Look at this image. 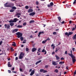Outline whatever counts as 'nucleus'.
Wrapping results in <instances>:
<instances>
[{
	"mask_svg": "<svg viewBox=\"0 0 76 76\" xmlns=\"http://www.w3.org/2000/svg\"><path fill=\"white\" fill-rule=\"evenodd\" d=\"M44 69H41L40 70V72H44Z\"/></svg>",
	"mask_w": 76,
	"mask_h": 76,
	"instance_id": "nucleus-33",
	"label": "nucleus"
},
{
	"mask_svg": "<svg viewBox=\"0 0 76 76\" xmlns=\"http://www.w3.org/2000/svg\"><path fill=\"white\" fill-rule=\"evenodd\" d=\"M57 50H60V48H57Z\"/></svg>",
	"mask_w": 76,
	"mask_h": 76,
	"instance_id": "nucleus-61",
	"label": "nucleus"
},
{
	"mask_svg": "<svg viewBox=\"0 0 76 76\" xmlns=\"http://www.w3.org/2000/svg\"><path fill=\"white\" fill-rule=\"evenodd\" d=\"M50 5L51 6H52L54 5V4L53 3V2H51L50 3Z\"/></svg>",
	"mask_w": 76,
	"mask_h": 76,
	"instance_id": "nucleus-28",
	"label": "nucleus"
},
{
	"mask_svg": "<svg viewBox=\"0 0 76 76\" xmlns=\"http://www.w3.org/2000/svg\"><path fill=\"white\" fill-rule=\"evenodd\" d=\"M5 26V28H7V29H10V26L9 24H5L4 25Z\"/></svg>",
	"mask_w": 76,
	"mask_h": 76,
	"instance_id": "nucleus-5",
	"label": "nucleus"
},
{
	"mask_svg": "<svg viewBox=\"0 0 76 76\" xmlns=\"http://www.w3.org/2000/svg\"><path fill=\"white\" fill-rule=\"evenodd\" d=\"M15 10H13V9H12L10 10V12H15Z\"/></svg>",
	"mask_w": 76,
	"mask_h": 76,
	"instance_id": "nucleus-20",
	"label": "nucleus"
},
{
	"mask_svg": "<svg viewBox=\"0 0 76 76\" xmlns=\"http://www.w3.org/2000/svg\"><path fill=\"white\" fill-rule=\"evenodd\" d=\"M71 58H72V62L73 63H75L76 62V60L75 59V56H71Z\"/></svg>",
	"mask_w": 76,
	"mask_h": 76,
	"instance_id": "nucleus-4",
	"label": "nucleus"
},
{
	"mask_svg": "<svg viewBox=\"0 0 76 76\" xmlns=\"http://www.w3.org/2000/svg\"><path fill=\"white\" fill-rule=\"evenodd\" d=\"M58 18L60 22L61 20V18L60 17H58Z\"/></svg>",
	"mask_w": 76,
	"mask_h": 76,
	"instance_id": "nucleus-35",
	"label": "nucleus"
},
{
	"mask_svg": "<svg viewBox=\"0 0 76 76\" xmlns=\"http://www.w3.org/2000/svg\"><path fill=\"white\" fill-rule=\"evenodd\" d=\"M51 47H53V49H54V48H55V46H54V44H52L51 45Z\"/></svg>",
	"mask_w": 76,
	"mask_h": 76,
	"instance_id": "nucleus-24",
	"label": "nucleus"
},
{
	"mask_svg": "<svg viewBox=\"0 0 76 76\" xmlns=\"http://www.w3.org/2000/svg\"><path fill=\"white\" fill-rule=\"evenodd\" d=\"M16 34L17 35V38H19L20 37H22V33L20 32H18L16 33Z\"/></svg>",
	"mask_w": 76,
	"mask_h": 76,
	"instance_id": "nucleus-2",
	"label": "nucleus"
},
{
	"mask_svg": "<svg viewBox=\"0 0 76 76\" xmlns=\"http://www.w3.org/2000/svg\"><path fill=\"white\" fill-rule=\"evenodd\" d=\"M46 42H47V40H45V41H43L42 42V44H45V43H46Z\"/></svg>",
	"mask_w": 76,
	"mask_h": 76,
	"instance_id": "nucleus-22",
	"label": "nucleus"
},
{
	"mask_svg": "<svg viewBox=\"0 0 76 76\" xmlns=\"http://www.w3.org/2000/svg\"><path fill=\"white\" fill-rule=\"evenodd\" d=\"M76 4V2L74 1L73 2V4Z\"/></svg>",
	"mask_w": 76,
	"mask_h": 76,
	"instance_id": "nucleus-60",
	"label": "nucleus"
},
{
	"mask_svg": "<svg viewBox=\"0 0 76 76\" xmlns=\"http://www.w3.org/2000/svg\"><path fill=\"white\" fill-rule=\"evenodd\" d=\"M52 64L54 66H56L57 64L56 63V62L55 61L52 62Z\"/></svg>",
	"mask_w": 76,
	"mask_h": 76,
	"instance_id": "nucleus-15",
	"label": "nucleus"
},
{
	"mask_svg": "<svg viewBox=\"0 0 76 76\" xmlns=\"http://www.w3.org/2000/svg\"><path fill=\"white\" fill-rule=\"evenodd\" d=\"M44 33L43 31H42V32H40L39 33L38 35H41V34H44Z\"/></svg>",
	"mask_w": 76,
	"mask_h": 76,
	"instance_id": "nucleus-29",
	"label": "nucleus"
},
{
	"mask_svg": "<svg viewBox=\"0 0 76 76\" xmlns=\"http://www.w3.org/2000/svg\"><path fill=\"white\" fill-rule=\"evenodd\" d=\"M50 38L48 37V39H46V41H50Z\"/></svg>",
	"mask_w": 76,
	"mask_h": 76,
	"instance_id": "nucleus-40",
	"label": "nucleus"
},
{
	"mask_svg": "<svg viewBox=\"0 0 76 76\" xmlns=\"http://www.w3.org/2000/svg\"><path fill=\"white\" fill-rule=\"evenodd\" d=\"M59 30V29H56L55 30L57 32V31H58V30Z\"/></svg>",
	"mask_w": 76,
	"mask_h": 76,
	"instance_id": "nucleus-56",
	"label": "nucleus"
},
{
	"mask_svg": "<svg viewBox=\"0 0 76 76\" xmlns=\"http://www.w3.org/2000/svg\"><path fill=\"white\" fill-rule=\"evenodd\" d=\"M33 12V10L31 9H29L28 11V13H31Z\"/></svg>",
	"mask_w": 76,
	"mask_h": 76,
	"instance_id": "nucleus-11",
	"label": "nucleus"
},
{
	"mask_svg": "<svg viewBox=\"0 0 76 76\" xmlns=\"http://www.w3.org/2000/svg\"><path fill=\"white\" fill-rule=\"evenodd\" d=\"M41 48H39L38 49V51L39 52V53H41Z\"/></svg>",
	"mask_w": 76,
	"mask_h": 76,
	"instance_id": "nucleus-36",
	"label": "nucleus"
},
{
	"mask_svg": "<svg viewBox=\"0 0 76 76\" xmlns=\"http://www.w3.org/2000/svg\"><path fill=\"white\" fill-rule=\"evenodd\" d=\"M54 72H55V73H58V69H56L54 71Z\"/></svg>",
	"mask_w": 76,
	"mask_h": 76,
	"instance_id": "nucleus-23",
	"label": "nucleus"
},
{
	"mask_svg": "<svg viewBox=\"0 0 76 76\" xmlns=\"http://www.w3.org/2000/svg\"><path fill=\"white\" fill-rule=\"evenodd\" d=\"M75 48H72V50H73V51H75Z\"/></svg>",
	"mask_w": 76,
	"mask_h": 76,
	"instance_id": "nucleus-51",
	"label": "nucleus"
},
{
	"mask_svg": "<svg viewBox=\"0 0 76 76\" xmlns=\"http://www.w3.org/2000/svg\"><path fill=\"white\" fill-rule=\"evenodd\" d=\"M10 25L11 26H13L14 25V23H10Z\"/></svg>",
	"mask_w": 76,
	"mask_h": 76,
	"instance_id": "nucleus-26",
	"label": "nucleus"
},
{
	"mask_svg": "<svg viewBox=\"0 0 76 76\" xmlns=\"http://www.w3.org/2000/svg\"><path fill=\"white\" fill-rule=\"evenodd\" d=\"M21 14L19 13H17L16 14V16H20Z\"/></svg>",
	"mask_w": 76,
	"mask_h": 76,
	"instance_id": "nucleus-25",
	"label": "nucleus"
},
{
	"mask_svg": "<svg viewBox=\"0 0 76 76\" xmlns=\"http://www.w3.org/2000/svg\"><path fill=\"white\" fill-rule=\"evenodd\" d=\"M2 43H3V41H1L0 42V45H1V44H2Z\"/></svg>",
	"mask_w": 76,
	"mask_h": 76,
	"instance_id": "nucleus-48",
	"label": "nucleus"
},
{
	"mask_svg": "<svg viewBox=\"0 0 76 76\" xmlns=\"http://www.w3.org/2000/svg\"><path fill=\"white\" fill-rule=\"evenodd\" d=\"M57 34V32H54L53 33V35H56Z\"/></svg>",
	"mask_w": 76,
	"mask_h": 76,
	"instance_id": "nucleus-45",
	"label": "nucleus"
},
{
	"mask_svg": "<svg viewBox=\"0 0 76 76\" xmlns=\"http://www.w3.org/2000/svg\"><path fill=\"white\" fill-rule=\"evenodd\" d=\"M9 23H12V22H14L13 20H11L9 21Z\"/></svg>",
	"mask_w": 76,
	"mask_h": 76,
	"instance_id": "nucleus-37",
	"label": "nucleus"
},
{
	"mask_svg": "<svg viewBox=\"0 0 76 76\" xmlns=\"http://www.w3.org/2000/svg\"><path fill=\"white\" fill-rule=\"evenodd\" d=\"M12 73H16V71H12Z\"/></svg>",
	"mask_w": 76,
	"mask_h": 76,
	"instance_id": "nucleus-58",
	"label": "nucleus"
},
{
	"mask_svg": "<svg viewBox=\"0 0 76 76\" xmlns=\"http://www.w3.org/2000/svg\"><path fill=\"white\" fill-rule=\"evenodd\" d=\"M34 73H35V70H33L30 74V76H32L34 74Z\"/></svg>",
	"mask_w": 76,
	"mask_h": 76,
	"instance_id": "nucleus-8",
	"label": "nucleus"
},
{
	"mask_svg": "<svg viewBox=\"0 0 76 76\" xmlns=\"http://www.w3.org/2000/svg\"><path fill=\"white\" fill-rule=\"evenodd\" d=\"M36 50H37V48H34L32 49V52H35Z\"/></svg>",
	"mask_w": 76,
	"mask_h": 76,
	"instance_id": "nucleus-12",
	"label": "nucleus"
},
{
	"mask_svg": "<svg viewBox=\"0 0 76 76\" xmlns=\"http://www.w3.org/2000/svg\"><path fill=\"white\" fill-rule=\"evenodd\" d=\"M23 26H26V23H24L23 24Z\"/></svg>",
	"mask_w": 76,
	"mask_h": 76,
	"instance_id": "nucleus-42",
	"label": "nucleus"
},
{
	"mask_svg": "<svg viewBox=\"0 0 76 76\" xmlns=\"http://www.w3.org/2000/svg\"><path fill=\"white\" fill-rule=\"evenodd\" d=\"M55 57L57 60H59V59L60 58V57H58L57 55H55Z\"/></svg>",
	"mask_w": 76,
	"mask_h": 76,
	"instance_id": "nucleus-13",
	"label": "nucleus"
},
{
	"mask_svg": "<svg viewBox=\"0 0 76 76\" xmlns=\"http://www.w3.org/2000/svg\"><path fill=\"white\" fill-rule=\"evenodd\" d=\"M48 65H45V68H46V69H47V68H48Z\"/></svg>",
	"mask_w": 76,
	"mask_h": 76,
	"instance_id": "nucleus-39",
	"label": "nucleus"
},
{
	"mask_svg": "<svg viewBox=\"0 0 76 76\" xmlns=\"http://www.w3.org/2000/svg\"><path fill=\"white\" fill-rule=\"evenodd\" d=\"M64 21H63L62 22H61V24H64Z\"/></svg>",
	"mask_w": 76,
	"mask_h": 76,
	"instance_id": "nucleus-52",
	"label": "nucleus"
},
{
	"mask_svg": "<svg viewBox=\"0 0 76 76\" xmlns=\"http://www.w3.org/2000/svg\"><path fill=\"white\" fill-rule=\"evenodd\" d=\"M42 53H44L45 52V53L44 54V55L46 54H47V51H46V50H45V49H43L42 50Z\"/></svg>",
	"mask_w": 76,
	"mask_h": 76,
	"instance_id": "nucleus-10",
	"label": "nucleus"
},
{
	"mask_svg": "<svg viewBox=\"0 0 76 76\" xmlns=\"http://www.w3.org/2000/svg\"><path fill=\"white\" fill-rule=\"evenodd\" d=\"M51 6L50 5V4L48 5V7H51Z\"/></svg>",
	"mask_w": 76,
	"mask_h": 76,
	"instance_id": "nucleus-59",
	"label": "nucleus"
},
{
	"mask_svg": "<svg viewBox=\"0 0 76 76\" xmlns=\"http://www.w3.org/2000/svg\"><path fill=\"white\" fill-rule=\"evenodd\" d=\"M15 60H18V57H16L15 58Z\"/></svg>",
	"mask_w": 76,
	"mask_h": 76,
	"instance_id": "nucleus-55",
	"label": "nucleus"
},
{
	"mask_svg": "<svg viewBox=\"0 0 76 76\" xmlns=\"http://www.w3.org/2000/svg\"><path fill=\"white\" fill-rule=\"evenodd\" d=\"M55 54V52H53L52 54Z\"/></svg>",
	"mask_w": 76,
	"mask_h": 76,
	"instance_id": "nucleus-64",
	"label": "nucleus"
},
{
	"mask_svg": "<svg viewBox=\"0 0 76 76\" xmlns=\"http://www.w3.org/2000/svg\"><path fill=\"white\" fill-rule=\"evenodd\" d=\"M18 29L16 28L12 30V33H15V32H18Z\"/></svg>",
	"mask_w": 76,
	"mask_h": 76,
	"instance_id": "nucleus-6",
	"label": "nucleus"
},
{
	"mask_svg": "<svg viewBox=\"0 0 76 76\" xmlns=\"http://www.w3.org/2000/svg\"><path fill=\"white\" fill-rule=\"evenodd\" d=\"M12 9H13V10H16V9H17V8H16V7L14 6L12 7Z\"/></svg>",
	"mask_w": 76,
	"mask_h": 76,
	"instance_id": "nucleus-21",
	"label": "nucleus"
},
{
	"mask_svg": "<svg viewBox=\"0 0 76 76\" xmlns=\"http://www.w3.org/2000/svg\"><path fill=\"white\" fill-rule=\"evenodd\" d=\"M21 37L20 38V40L21 41H23V37Z\"/></svg>",
	"mask_w": 76,
	"mask_h": 76,
	"instance_id": "nucleus-32",
	"label": "nucleus"
},
{
	"mask_svg": "<svg viewBox=\"0 0 76 76\" xmlns=\"http://www.w3.org/2000/svg\"><path fill=\"white\" fill-rule=\"evenodd\" d=\"M14 6L13 3H12L9 2H7L4 4V6L6 7H12Z\"/></svg>",
	"mask_w": 76,
	"mask_h": 76,
	"instance_id": "nucleus-1",
	"label": "nucleus"
},
{
	"mask_svg": "<svg viewBox=\"0 0 76 76\" xmlns=\"http://www.w3.org/2000/svg\"><path fill=\"white\" fill-rule=\"evenodd\" d=\"M72 22L71 20H70L69 21V23H72Z\"/></svg>",
	"mask_w": 76,
	"mask_h": 76,
	"instance_id": "nucleus-62",
	"label": "nucleus"
},
{
	"mask_svg": "<svg viewBox=\"0 0 76 76\" xmlns=\"http://www.w3.org/2000/svg\"><path fill=\"white\" fill-rule=\"evenodd\" d=\"M20 72H22V69L21 68H20Z\"/></svg>",
	"mask_w": 76,
	"mask_h": 76,
	"instance_id": "nucleus-57",
	"label": "nucleus"
},
{
	"mask_svg": "<svg viewBox=\"0 0 76 76\" xmlns=\"http://www.w3.org/2000/svg\"><path fill=\"white\" fill-rule=\"evenodd\" d=\"M73 39H75V40H76V34H75V35H74V36H73Z\"/></svg>",
	"mask_w": 76,
	"mask_h": 76,
	"instance_id": "nucleus-18",
	"label": "nucleus"
},
{
	"mask_svg": "<svg viewBox=\"0 0 76 76\" xmlns=\"http://www.w3.org/2000/svg\"><path fill=\"white\" fill-rule=\"evenodd\" d=\"M12 46H14V47H15L16 46V43L15 42H14V43L12 44Z\"/></svg>",
	"mask_w": 76,
	"mask_h": 76,
	"instance_id": "nucleus-30",
	"label": "nucleus"
},
{
	"mask_svg": "<svg viewBox=\"0 0 76 76\" xmlns=\"http://www.w3.org/2000/svg\"><path fill=\"white\" fill-rule=\"evenodd\" d=\"M73 34V32L72 31L69 32H66L65 33V35H67L68 37H69V35H71Z\"/></svg>",
	"mask_w": 76,
	"mask_h": 76,
	"instance_id": "nucleus-3",
	"label": "nucleus"
},
{
	"mask_svg": "<svg viewBox=\"0 0 76 76\" xmlns=\"http://www.w3.org/2000/svg\"><path fill=\"white\" fill-rule=\"evenodd\" d=\"M20 54L21 56L22 55V56H24V55H25V54L23 53V52H21Z\"/></svg>",
	"mask_w": 76,
	"mask_h": 76,
	"instance_id": "nucleus-38",
	"label": "nucleus"
},
{
	"mask_svg": "<svg viewBox=\"0 0 76 76\" xmlns=\"http://www.w3.org/2000/svg\"><path fill=\"white\" fill-rule=\"evenodd\" d=\"M75 29L76 28H75L74 27L72 29V31H75Z\"/></svg>",
	"mask_w": 76,
	"mask_h": 76,
	"instance_id": "nucleus-49",
	"label": "nucleus"
},
{
	"mask_svg": "<svg viewBox=\"0 0 76 76\" xmlns=\"http://www.w3.org/2000/svg\"><path fill=\"white\" fill-rule=\"evenodd\" d=\"M17 18H14V20H13V22H17Z\"/></svg>",
	"mask_w": 76,
	"mask_h": 76,
	"instance_id": "nucleus-19",
	"label": "nucleus"
},
{
	"mask_svg": "<svg viewBox=\"0 0 76 76\" xmlns=\"http://www.w3.org/2000/svg\"><path fill=\"white\" fill-rule=\"evenodd\" d=\"M10 50L11 51H14V49H13V48L12 47L11 48H10Z\"/></svg>",
	"mask_w": 76,
	"mask_h": 76,
	"instance_id": "nucleus-44",
	"label": "nucleus"
},
{
	"mask_svg": "<svg viewBox=\"0 0 76 76\" xmlns=\"http://www.w3.org/2000/svg\"><path fill=\"white\" fill-rule=\"evenodd\" d=\"M47 71L44 70L43 73H47Z\"/></svg>",
	"mask_w": 76,
	"mask_h": 76,
	"instance_id": "nucleus-46",
	"label": "nucleus"
},
{
	"mask_svg": "<svg viewBox=\"0 0 76 76\" xmlns=\"http://www.w3.org/2000/svg\"><path fill=\"white\" fill-rule=\"evenodd\" d=\"M17 56V53H15V56Z\"/></svg>",
	"mask_w": 76,
	"mask_h": 76,
	"instance_id": "nucleus-63",
	"label": "nucleus"
},
{
	"mask_svg": "<svg viewBox=\"0 0 76 76\" xmlns=\"http://www.w3.org/2000/svg\"><path fill=\"white\" fill-rule=\"evenodd\" d=\"M22 26H20V25H18L17 26V28H22Z\"/></svg>",
	"mask_w": 76,
	"mask_h": 76,
	"instance_id": "nucleus-31",
	"label": "nucleus"
},
{
	"mask_svg": "<svg viewBox=\"0 0 76 76\" xmlns=\"http://www.w3.org/2000/svg\"><path fill=\"white\" fill-rule=\"evenodd\" d=\"M8 66L9 67H12V65L10 64V62L9 61L8 62Z\"/></svg>",
	"mask_w": 76,
	"mask_h": 76,
	"instance_id": "nucleus-16",
	"label": "nucleus"
},
{
	"mask_svg": "<svg viewBox=\"0 0 76 76\" xmlns=\"http://www.w3.org/2000/svg\"><path fill=\"white\" fill-rule=\"evenodd\" d=\"M64 62H60L59 63V64H64Z\"/></svg>",
	"mask_w": 76,
	"mask_h": 76,
	"instance_id": "nucleus-43",
	"label": "nucleus"
},
{
	"mask_svg": "<svg viewBox=\"0 0 76 76\" xmlns=\"http://www.w3.org/2000/svg\"><path fill=\"white\" fill-rule=\"evenodd\" d=\"M8 71L9 73H11V71H10V70H8Z\"/></svg>",
	"mask_w": 76,
	"mask_h": 76,
	"instance_id": "nucleus-54",
	"label": "nucleus"
},
{
	"mask_svg": "<svg viewBox=\"0 0 76 76\" xmlns=\"http://www.w3.org/2000/svg\"><path fill=\"white\" fill-rule=\"evenodd\" d=\"M26 51L27 52V51H29V49L28 48H26Z\"/></svg>",
	"mask_w": 76,
	"mask_h": 76,
	"instance_id": "nucleus-41",
	"label": "nucleus"
},
{
	"mask_svg": "<svg viewBox=\"0 0 76 76\" xmlns=\"http://www.w3.org/2000/svg\"><path fill=\"white\" fill-rule=\"evenodd\" d=\"M61 60H64V58L63 57H62L61 58Z\"/></svg>",
	"mask_w": 76,
	"mask_h": 76,
	"instance_id": "nucleus-50",
	"label": "nucleus"
},
{
	"mask_svg": "<svg viewBox=\"0 0 76 76\" xmlns=\"http://www.w3.org/2000/svg\"><path fill=\"white\" fill-rule=\"evenodd\" d=\"M25 8L26 9H29V7L28 6H26L25 7Z\"/></svg>",
	"mask_w": 76,
	"mask_h": 76,
	"instance_id": "nucleus-34",
	"label": "nucleus"
},
{
	"mask_svg": "<svg viewBox=\"0 0 76 76\" xmlns=\"http://www.w3.org/2000/svg\"><path fill=\"white\" fill-rule=\"evenodd\" d=\"M35 21L34 20H31L29 22V23L31 24L32 23H34Z\"/></svg>",
	"mask_w": 76,
	"mask_h": 76,
	"instance_id": "nucleus-17",
	"label": "nucleus"
},
{
	"mask_svg": "<svg viewBox=\"0 0 76 76\" xmlns=\"http://www.w3.org/2000/svg\"><path fill=\"white\" fill-rule=\"evenodd\" d=\"M19 57V58L20 59H22V58H23V56H22V55H21L20 54Z\"/></svg>",
	"mask_w": 76,
	"mask_h": 76,
	"instance_id": "nucleus-27",
	"label": "nucleus"
},
{
	"mask_svg": "<svg viewBox=\"0 0 76 76\" xmlns=\"http://www.w3.org/2000/svg\"><path fill=\"white\" fill-rule=\"evenodd\" d=\"M70 52L71 53H68L69 56L70 57L74 56V55L72 54V50H71Z\"/></svg>",
	"mask_w": 76,
	"mask_h": 76,
	"instance_id": "nucleus-9",
	"label": "nucleus"
},
{
	"mask_svg": "<svg viewBox=\"0 0 76 76\" xmlns=\"http://www.w3.org/2000/svg\"><path fill=\"white\" fill-rule=\"evenodd\" d=\"M36 4H37V5H38L39 4V2L38 1H36Z\"/></svg>",
	"mask_w": 76,
	"mask_h": 76,
	"instance_id": "nucleus-47",
	"label": "nucleus"
},
{
	"mask_svg": "<svg viewBox=\"0 0 76 76\" xmlns=\"http://www.w3.org/2000/svg\"><path fill=\"white\" fill-rule=\"evenodd\" d=\"M41 61H42V60H40V61L36 62L35 63L36 65H37L38 64V63H41Z\"/></svg>",
	"mask_w": 76,
	"mask_h": 76,
	"instance_id": "nucleus-14",
	"label": "nucleus"
},
{
	"mask_svg": "<svg viewBox=\"0 0 76 76\" xmlns=\"http://www.w3.org/2000/svg\"><path fill=\"white\" fill-rule=\"evenodd\" d=\"M35 15V12H31L29 14V15H30V16H34Z\"/></svg>",
	"mask_w": 76,
	"mask_h": 76,
	"instance_id": "nucleus-7",
	"label": "nucleus"
},
{
	"mask_svg": "<svg viewBox=\"0 0 76 76\" xmlns=\"http://www.w3.org/2000/svg\"><path fill=\"white\" fill-rule=\"evenodd\" d=\"M65 54H67V51H66L65 52Z\"/></svg>",
	"mask_w": 76,
	"mask_h": 76,
	"instance_id": "nucleus-53",
	"label": "nucleus"
}]
</instances>
